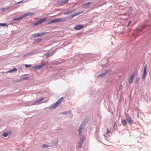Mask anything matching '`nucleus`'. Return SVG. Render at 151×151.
Segmentation results:
<instances>
[{
  "label": "nucleus",
  "instance_id": "obj_3",
  "mask_svg": "<svg viewBox=\"0 0 151 151\" xmlns=\"http://www.w3.org/2000/svg\"><path fill=\"white\" fill-rule=\"evenodd\" d=\"M137 73V71H134L128 79V83L130 84H131L132 83L134 78L135 76Z\"/></svg>",
  "mask_w": 151,
  "mask_h": 151
},
{
  "label": "nucleus",
  "instance_id": "obj_15",
  "mask_svg": "<svg viewBox=\"0 0 151 151\" xmlns=\"http://www.w3.org/2000/svg\"><path fill=\"white\" fill-rule=\"evenodd\" d=\"M40 36L39 33H35L32 35L31 36V38H34V37H39Z\"/></svg>",
  "mask_w": 151,
  "mask_h": 151
},
{
  "label": "nucleus",
  "instance_id": "obj_22",
  "mask_svg": "<svg viewBox=\"0 0 151 151\" xmlns=\"http://www.w3.org/2000/svg\"><path fill=\"white\" fill-rule=\"evenodd\" d=\"M49 147V146L47 144H43L42 146V147Z\"/></svg>",
  "mask_w": 151,
  "mask_h": 151
},
{
  "label": "nucleus",
  "instance_id": "obj_35",
  "mask_svg": "<svg viewBox=\"0 0 151 151\" xmlns=\"http://www.w3.org/2000/svg\"><path fill=\"white\" fill-rule=\"evenodd\" d=\"M20 3V2H18L17 3V4H18V3Z\"/></svg>",
  "mask_w": 151,
  "mask_h": 151
},
{
  "label": "nucleus",
  "instance_id": "obj_7",
  "mask_svg": "<svg viewBox=\"0 0 151 151\" xmlns=\"http://www.w3.org/2000/svg\"><path fill=\"white\" fill-rule=\"evenodd\" d=\"M45 99L44 98H41L40 99L37 100V101L34 104H32V105H37L39 104V103L42 101L44 100Z\"/></svg>",
  "mask_w": 151,
  "mask_h": 151
},
{
  "label": "nucleus",
  "instance_id": "obj_26",
  "mask_svg": "<svg viewBox=\"0 0 151 151\" xmlns=\"http://www.w3.org/2000/svg\"><path fill=\"white\" fill-rule=\"evenodd\" d=\"M31 66H32L31 65L25 64V67H27V68H28V67H30Z\"/></svg>",
  "mask_w": 151,
  "mask_h": 151
},
{
  "label": "nucleus",
  "instance_id": "obj_25",
  "mask_svg": "<svg viewBox=\"0 0 151 151\" xmlns=\"http://www.w3.org/2000/svg\"><path fill=\"white\" fill-rule=\"evenodd\" d=\"M42 40V39H37L36 40V42H39Z\"/></svg>",
  "mask_w": 151,
  "mask_h": 151
},
{
  "label": "nucleus",
  "instance_id": "obj_6",
  "mask_svg": "<svg viewBox=\"0 0 151 151\" xmlns=\"http://www.w3.org/2000/svg\"><path fill=\"white\" fill-rule=\"evenodd\" d=\"M126 117L129 124L132 125V124L133 123V121L132 120L131 118L128 115L126 116Z\"/></svg>",
  "mask_w": 151,
  "mask_h": 151
},
{
  "label": "nucleus",
  "instance_id": "obj_11",
  "mask_svg": "<svg viewBox=\"0 0 151 151\" xmlns=\"http://www.w3.org/2000/svg\"><path fill=\"white\" fill-rule=\"evenodd\" d=\"M109 72H110L109 71H107L106 72H105L102 73H101V74H100L99 75V77H103V76L106 75V74L109 73Z\"/></svg>",
  "mask_w": 151,
  "mask_h": 151
},
{
  "label": "nucleus",
  "instance_id": "obj_30",
  "mask_svg": "<svg viewBox=\"0 0 151 151\" xmlns=\"http://www.w3.org/2000/svg\"><path fill=\"white\" fill-rule=\"evenodd\" d=\"M131 21H129V22L128 24V25H127V26H128H128H129V24H131Z\"/></svg>",
  "mask_w": 151,
  "mask_h": 151
},
{
  "label": "nucleus",
  "instance_id": "obj_24",
  "mask_svg": "<svg viewBox=\"0 0 151 151\" xmlns=\"http://www.w3.org/2000/svg\"><path fill=\"white\" fill-rule=\"evenodd\" d=\"M6 25V23L0 24V26H5Z\"/></svg>",
  "mask_w": 151,
  "mask_h": 151
},
{
  "label": "nucleus",
  "instance_id": "obj_19",
  "mask_svg": "<svg viewBox=\"0 0 151 151\" xmlns=\"http://www.w3.org/2000/svg\"><path fill=\"white\" fill-rule=\"evenodd\" d=\"M123 125L124 126H127V123L126 119H124L122 122Z\"/></svg>",
  "mask_w": 151,
  "mask_h": 151
},
{
  "label": "nucleus",
  "instance_id": "obj_18",
  "mask_svg": "<svg viewBox=\"0 0 151 151\" xmlns=\"http://www.w3.org/2000/svg\"><path fill=\"white\" fill-rule=\"evenodd\" d=\"M45 65V64H42V65H38V66H36L35 67V68H36L37 69H39L40 68H42V67H43Z\"/></svg>",
  "mask_w": 151,
  "mask_h": 151
},
{
  "label": "nucleus",
  "instance_id": "obj_8",
  "mask_svg": "<svg viewBox=\"0 0 151 151\" xmlns=\"http://www.w3.org/2000/svg\"><path fill=\"white\" fill-rule=\"evenodd\" d=\"M84 139V137L81 138L79 142V147L81 148V147L82 145L83 142V140Z\"/></svg>",
  "mask_w": 151,
  "mask_h": 151
},
{
  "label": "nucleus",
  "instance_id": "obj_28",
  "mask_svg": "<svg viewBox=\"0 0 151 151\" xmlns=\"http://www.w3.org/2000/svg\"><path fill=\"white\" fill-rule=\"evenodd\" d=\"M30 54H31V53H27V54H25V55H24L23 56L24 57L27 56H28V55H30Z\"/></svg>",
  "mask_w": 151,
  "mask_h": 151
},
{
  "label": "nucleus",
  "instance_id": "obj_13",
  "mask_svg": "<svg viewBox=\"0 0 151 151\" xmlns=\"http://www.w3.org/2000/svg\"><path fill=\"white\" fill-rule=\"evenodd\" d=\"M68 0H63L59 1V4H65L68 3Z\"/></svg>",
  "mask_w": 151,
  "mask_h": 151
},
{
  "label": "nucleus",
  "instance_id": "obj_21",
  "mask_svg": "<svg viewBox=\"0 0 151 151\" xmlns=\"http://www.w3.org/2000/svg\"><path fill=\"white\" fill-rule=\"evenodd\" d=\"M17 70V69L16 68H14L8 71L9 72H12L13 71L16 72Z\"/></svg>",
  "mask_w": 151,
  "mask_h": 151
},
{
  "label": "nucleus",
  "instance_id": "obj_33",
  "mask_svg": "<svg viewBox=\"0 0 151 151\" xmlns=\"http://www.w3.org/2000/svg\"><path fill=\"white\" fill-rule=\"evenodd\" d=\"M28 77H25V78H23V79L24 80H25L26 79H28Z\"/></svg>",
  "mask_w": 151,
  "mask_h": 151
},
{
  "label": "nucleus",
  "instance_id": "obj_31",
  "mask_svg": "<svg viewBox=\"0 0 151 151\" xmlns=\"http://www.w3.org/2000/svg\"><path fill=\"white\" fill-rule=\"evenodd\" d=\"M107 132L108 133H109L110 132V131L108 129L107 130Z\"/></svg>",
  "mask_w": 151,
  "mask_h": 151
},
{
  "label": "nucleus",
  "instance_id": "obj_5",
  "mask_svg": "<svg viewBox=\"0 0 151 151\" xmlns=\"http://www.w3.org/2000/svg\"><path fill=\"white\" fill-rule=\"evenodd\" d=\"M47 20L46 18H45L44 19H42L41 20H40L36 22H35L34 23V25L35 26L38 25V24H40L42 23L43 22L45 21V20Z\"/></svg>",
  "mask_w": 151,
  "mask_h": 151
},
{
  "label": "nucleus",
  "instance_id": "obj_16",
  "mask_svg": "<svg viewBox=\"0 0 151 151\" xmlns=\"http://www.w3.org/2000/svg\"><path fill=\"white\" fill-rule=\"evenodd\" d=\"M34 14L33 13L29 12V13H26L24 14L23 15V16H24V17L26 16H28V15H33Z\"/></svg>",
  "mask_w": 151,
  "mask_h": 151
},
{
  "label": "nucleus",
  "instance_id": "obj_36",
  "mask_svg": "<svg viewBox=\"0 0 151 151\" xmlns=\"http://www.w3.org/2000/svg\"><path fill=\"white\" fill-rule=\"evenodd\" d=\"M52 55H53V54H52V55H50L51 56H52Z\"/></svg>",
  "mask_w": 151,
  "mask_h": 151
},
{
  "label": "nucleus",
  "instance_id": "obj_10",
  "mask_svg": "<svg viewBox=\"0 0 151 151\" xmlns=\"http://www.w3.org/2000/svg\"><path fill=\"white\" fill-rule=\"evenodd\" d=\"M146 66H145L144 67V72L143 73V75L142 76V78L143 79H145V77L146 76L147 72H146Z\"/></svg>",
  "mask_w": 151,
  "mask_h": 151
},
{
  "label": "nucleus",
  "instance_id": "obj_17",
  "mask_svg": "<svg viewBox=\"0 0 151 151\" xmlns=\"http://www.w3.org/2000/svg\"><path fill=\"white\" fill-rule=\"evenodd\" d=\"M73 10H69L67 12H65L64 13V14H65V15L69 14L70 13H72V12H73Z\"/></svg>",
  "mask_w": 151,
  "mask_h": 151
},
{
  "label": "nucleus",
  "instance_id": "obj_27",
  "mask_svg": "<svg viewBox=\"0 0 151 151\" xmlns=\"http://www.w3.org/2000/svg\"><path fill=\"white\" fill-rule=\"evenodd\" d=\"M8 135V134L7 133H4L3 134V136L5 137H6Z\"/></svg>",
  "mask_w": 151,
  "mask_h": 151
},
{
  "label": "nucleus",
  "instance_id": "obj_14",
  "mask_svg": "<svg viewBox=\"0 0 151 151\" xmlns=\"http://www.w3.org/2000/svg\"><path fill=\"white\" fill-rule=\"evenodd\" d=\"M23 18H24V16L23 15L22 16L20 17H19L14 18L13 19V20L14 21L19 20Z\"/></svg>",
  "mask_w": 151,
  "mask_h": 151
},
{
  "label": "nucleus",
  "instance_id": "obj_23",
  "mask_svg": "<svg viewBox=\"0 0 151 151\" xmlns=\"http://www.w3.org/2000/svg\"><path fill=\"white\" fill-rule=\"evenodd\" d=\"M50 54V52H48V53H46L45 54V58H47L49 57Z\"/></svg>",
  "mask_w": 151,
  "mask_h": 151
},
{
  "label": "nucleus",
  "instance_id": "obj_20",
  "mask_svg": "<svg viewBox=\"0 0 151 151\" xmlns=\"http://www.w3.org/2000/svg\"><path fill=\"white\" fill-rule=\"evenodd\" d=\"M48 32H41L40 33H39V34L40 36H42L43 35H45L46 34H48Z\"/></svg>",
  "mask_w": 151,
  "mask_h": 151
},
{
  "label": "nucleus",
  "instance_id": "obj_4",
  "mask_svg": "<svg viewBox=\"0 0 151 151\" xmlns=\"http://www.w3.org/2000/svg\"><path fill=\"white\" fill-rule=\"evenodd\" d=\"M86 124V122H83L81 125L80 128L78 129L79 134H80L82 132V129H83L85 127Z\"/></svg>",
  "mask_w": 151,
  "mask_h": 151
},
{
  "label": "nucleus",
  "instance_id": "obj_34",
  "mask_svg": "<svg viewBox=\"0 0 151 151\" xmlns=\"http://www.w3.org/2000/svg\"><path fill=\"white\" fill-rule=\"evenodd\" d=\"M71 112V111H68L67 112V113H70Z\"/></svg>",
  "mask_w": 151,
  "mask_h": 151
},
{
  "label": "nucleus",
  "instance_id": "obj_32",
  "mask_svg": "<svg viewBox=\"0 0 151 151\" xmlns=\"http://www.w3.org/2000/svg\"><path fill=\"white\" fill-rule=\"evenodd\" d=\"M76 14H74V15H72V16H71V17H74V16H76Z\"/></svg>",
  "mask_w": 151,
  "mask_h": 151
},
{
  "label": "nucleus",
  "instance_id": "obj_2",
  "mask_svg": "<svg viewBox=\"0 0 151 151\" xmlns=\"http://www.w3.org/2000/svg\"><path fill=\"white\" fill-rule=\"evenodd\" d=\"M63 97H61L51 107V108L52 109H55L57 106H58L63 100Z\"/></svg>",
  "mask_w": 151,
  "mask_h": 151
},
{
  "label": "nucleus",
  "instance_id": "obj_9",
  "mask_svg": "<svg viewBox=\"0 0 151 151\" xmlns=\"http://www.w3.org/2000/svg\"><path fill=\"white\" fill-rule=\"evenodd\" d=\"M83 27V26L82 25H79L76 26L74 28L76 29L80 30Z\"/></svg>",
  "mask_w": 151,
  "mask_h": 151
},
{
  "label": "nucleus",
  "instance_id": "obj_1",
  "mask_svg": "<svg viewBox=\"0 0 151 151\" xmlns=\"http://www.w3.org/2000/svg\"><path fill=\"white\" fill-rule=\"evenodd\" d=\"M65 21V19L62 18H59L57 19H54L50 21L48 23V24H50L54 23H57L59 22H63Z\"/></svg>",
  "mask_w": 151,
  "mask_h": 151
},
{
  "label": "nucleus",
  "instance_id": "obj_12",
  "mask_svg": "<svg viewBox=\"0 0 151 151\" xmlns=\"http://www.w3.org/2000/svg\"><path fill=\"white\" fill-rule=\"evenodd\" d=\"M90 4L91 3L90 2H88L83 4L82 6L84 8H88L90 6Z\"/></svg>",
  "mask_w": 151,
  "mask_h": 151
},
{
  "label": "nucleus",
  "instance_id": "obj_29",
  "mask_svg": "<svg viewBox=\"0 0 151 151\" xmlns=\"http://www.w3.org/2000/svg\"><path fill=\"white\" fill-rule=\"evenodd\" d=\"M123 87V86L122 85H121L119 86V90H121L122 89Z\"/></svg>",
  "mask_w": 151,
  "mask_h": 151
}]
</instances>
